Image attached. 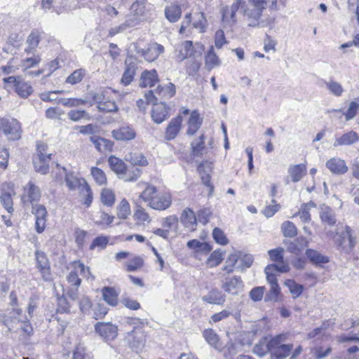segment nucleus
<instances>
[{
	"mask_svg": "<svg viewBox=\"0 0 359 359\" xmlns=\"http://www.w3.org/2000/svg\"><path fill=\"white\" fill-rule=\"evenodd\" d=\"M0 323L8 328L9 332L20 335H31L33 327L20 308H12L0 313Z\"/></svg>",
	"mask_w": 359,
	"mask_h": 359,
	"instance_id": "nucleus-1",
	"label": "nucleus"
},
{
	"mask_svg": "<svg viewBox=\"0 0 359 359\" xmlns=\"http://www.w3.org/2000/svg\"><path fill=\"white\" fill-rule=\"evenodd\" d=\"M140 197L149 208L160 211L166 210L172 203L170 194L159 191L154 186H147Z\"/></svg>",
	"mask_w": 359,
	"mask_h": 359,
	"instance_id": "nucleus-2",
	"label": "nucleus"
},
{
	"mask_svg": "<svg viewBox=\"0 0 359 359\" xmlns=\"http://www.w3.org/2000/svg\"><path fill=\"white\" fill-rule=\"evenodd\" d=\"M268 3L269 2L266 0H248L247 2L243 3L242 8L244 15L250 22L249 26L256 27L261 25L259 19L262 12L266 8Z\"/></svg>",
	"mask_w": 359,
	"mask_h": 359,
	"instance_id": "nucleus-3",
	"label": "nucleus"
},
{
	"mask_svg": "<svg viewBox=\"0 0 359 359\" xmlns=\"http://www.w3.org/2000/svg\"><path fill=\"white\" fill-rule=\"evenodd\" d=\"M110 168L118 175L119 178L126 182L136 181L141 175V170L138 168H132L133 176H128L125 163L118 157L111 156L108 158Z\"/></svg>",
	"mask_w": 359,
	"mask_h": 359,
	"instance_id": "nucleus-4",
	"label": "nucleus"
},
{
	"mask_svg": "<svg viewBox=\"0 0 359 359\" xmlns=\"http://www.w3.org/2000/svg\"><path fill=\"white\" fill-rule=\"evenodd\" d=\"M268 253L271 260L276 264H269L264 269L265 273L275 274V272L286 273L290 271L289 264L284 261L282 248L271 250Z\"/></svg>",
	"mask_w": 359,
	"mask_h": 359,
	"instance_id": "nucleus-5",
	"label": "nucleus"
},
{
	"mask_svg": "<svg viewBox=\"0 0 359 359\" xmlns=\"http://www.w3.org/2000/svg\"><path fill=\"white\" fill-rule=\"evenodd\" d=\"M339 226L343 229L342 224L337 225L335 242L341 250L347 253L350 252L356 244L355 238L352 236L349 226H346L344 230L340 231Z\"/></svg>",
	"mask_w": 359,
	"mask_h": 359,
	"instance_id": "nucleus-6",
	"label": "nucleus"
},
{
	"mask_svg": "<svg viewBox=\"0 0 359 359\" xmlns=\"http://www.w3.org/2000/svg\"><path fill=\"white\" fill-rule=\"evenodd\" d=\"M47 146L43 143L37 144V154L33 158L35 170L41 174H46L49 171L50 154H46Z\"/></svg>",
	"mask_w": 359,
	"mask_h": 359,
	"instance_id": "nucleus-7",
	"label": "nucleus"
},
{
	"mask_svg": "<svg viewBox=\"0 0 359 359\" xmlns=\"http://www.w3.org/2000/svg\"><path fill=\"white\" fill-rule=\"evenodd\" d=\"M220 287L228 294L238 295L243 290L244 284L241 276H226L221 280Z\"/></svg>",
	"mask_w": 359,
	"mask_h": 359,
	"instance_id": "nucleus-8",
	"label": "nucleus"
},
{
	"mask_svg": "<svg viewBox=\"0 0 359 359\" xmlns=\"http://www.w3.org/2000/svg\"><path fill=\"white\" fill-rule=\"evenodd\" d=\"M41 191L39 187L29 182L23 187V193L21 196V201L24 205H34L41 198Z\"/></svg>",
	"mask_w": 359,
	"mask_h": 359,
	"instance_id": "nucleus-9",
	"label": "nucleus"
},
{
	"mask_svg": "<svg viewBox=\"0 0 359 359\" xmlns=\"http://www.w3.org/2000/svg\"><path fill=\"white\" fill-rule=\"evenodd\" d=\"M97 333L105 341L114 340L118 334V328L111 323L98 322L95 325Z\"/></svg>",
	"mask_w": 359,
	"mask_h": 359,
	"instance_id": "nucleus-10",
	"label": "nucleus"
},
{
	"mask_svg": "<svg viewBox=\"0 0 359 359\" xmlns=\"http://www.w3.org/2000/svg\"><path fill=\"white\" fill-rule=\"evenodd\" d=\"M126 340L130 346L136 351L144 347L145 344V334L141 328H134L127 333Z\"/></svg>",
	"mask_w": 359,
	"mask_h": 359,
	"instance_id": "nucleus-11",
	"label": "nucleus"
},
{
	"mask_svg": "<svg viewBox=\"0 0 359 359\" xmlns=\"http://www.w3.org/2000/svg\"><path fill=\"white\" fill-rule=\"evenodd\" d=\"M32 212L36 217V230L38 233L43 231L46 224L47 210L43 205H33Z\"/></svg>",
	"mask_w": 359,
	"mask_h": 359,
	"instance_id": "nucleus-12",
	"label": "nucleus"
},
{
	"mask_svg": "<svg viewBox=\"0 0 359 359\" xmlns=\"http://www.w3.org/2000/svg\"><path fill=\"white\" fill-rule=\"evenodd\" d=\"M112 137L118 141H130L136 137L135 129L130 126H122L111 131Z\"/></svg>",
	"mask_w": 359,
	"mask_h": 359,
	"instance_id": "nucleus-13",
	"label": "nucleus"
},
{
	"mask_svg": "<svg viewBox=\"0 0 359 359\" xmlns=\"http://www.w3.org/2000/svg\"><path fill=\"white\" fill-rule=\"evenodd\" d=\"M266 279L270 284V290L265 296L266 302H276L278 301L280 294V287L277 283V279L275 274L266 273Z\"/></svg>",
	"mask_w": 359,
	"mask_h": 359,
	"instance_id": "nucleus-14",
	"label": "nucleus"
},
{
	"mask_svg": "<svg viewBox=\"0 0 359 359\" xmlns=\"http://www.w3.org/2000/svg\"><path fill=\"white\" fill-rule=\"evenodd\" d=\"M182 123V117L181 115H178L177 117L172 118L166 128L165 139L167 140L175 139L181 130Z\"/></svg>",
	"mask_w": 359,
	"mask_h": 359,
	"instance_id": "nucleus-15",
	"label": "nucleus"
},
{
	"mask_svg": "<svg viewBox=\"0 0 359 359\" xmlns=\"http://www.w3.org/2000/svg\"><path fill=\"white\" fill-rule=\"evenodd\" d=\"M164 52V47L157 43H152L148 45L145 50H142V54L148 62H153Z\"/></svg>",
	"mask_w": 359,
	"mask_h": 359,
	"instance_id": "nucleus-16",
	"label": "nucleus"
},
{
	"mask_svg": "<svg viewBox=\"0 0 359 359\" xmlns=\"http://www.w3.org/2000/svg\"><path fill=\"white\" fill-rule=\"evenodd\" d=\"M326 167L335 175H343L348 171V167L344 160L339 158H332L326 162Z\"/></svg>",
	"mask_w": 359,
	"mask_h": 359,
	"instance_id": "nucleus-17",
	"label": "nucleus"
},
{
	"mask_svg": "<svg viewBox=\"0 0 359 359\" xmlns=\"http://www.w3.org/2000/svg\"><path fill=\"white\" fill-rule=\"evenodd\" d=\"M202 300L210 304L222 305L226 302V295L217 288H213L202 297Z\"/></svg>",
	"mask_w": 359,
	"mask_h": 359,
	"instance_id": "nucleus-18",
	"label": "nucleus"
},
{
	"mask_svg": "<svg viewBox=\"0 0 359 359\" xmlns=\"http://www.w3.org/2000/svg\"><path fill=\"white\" fill-rule=\"evenodd\" d=\"M212 163L208 161H202L198 166V171L201 175L202 182L207 187H210V191L213 190V187L210 184V173L212 171Z\"/></svg>",
	"mask_w": 359,
	"mask_h": 359,
	"instance_id": "nucleus-19",
	"label": "nucleus"
},
{
	"mask_svg": "<svg viewBox=\"0 0 359 359\" xmlns=\"http://www.w3.org/2000/svg\"><path fill=\"white\" fill-rule=\"evenodd\" d=\"M62 171L65 175V180L66 185L70 190H76L77 188L81 189L85 184H87L83 178L76 177L73 172H67L65 168H62Z\"/></svg>",
	"mask_w": 359,
	"mask_h": 359,
	"instance_id": "nucleus-20",
	"label": "nucleus"
},
{
	"mask_svg": "<svg viewBox=\"0 0 359 359\" xmlns=\"http://www.w3.org/2000/svg\"><path fill=\"white\" fill-rule=\"evenodd\" d=\"M168 110L169 108L163 102L155 104L151 113L153 121L158 124L163 122L169 116Z\"/></svg>",
	"mask_w": 359,
	"mask_h": 359,
	"instance_id": "nucleus-21",
	"label": "nucleus"
},
{
	"mask_svg": "<svg viewBox=\"0 0 359 359\" xmlns=\"http://www.w3.org/2000/svg\"><path fill=\"white\" fill-rule=\"evenodd\" d=\"M202 122L203 118L201 117L198 111L196 110L191 111L187 122L188 128L187 134L191 136L194 135L201 128Z\"/></svg>",
	"mask_w": 359,
	"mask_h": 359,
	"instance_id": "nucleus-22",
	"label": "nucleus"
},
{
	"mask_svg": "<svg viewBox=\"0 0 359 359\" xmlns=\"http://www.w3.org/2000/svg\"><path fill=\"white\" fill-rule=\"evenodd\" d=\"M158 81L157 72L155 69L144 70L140 77V86L142 88L152 87Z\"/></svg>",
	"mask_w": 359,
	"mask_h": 359,
	"instance_id": "nucleus-23",
	"label": "nucleus"
},
{
	"mask_svg": "<svg viewBox=\"0 0 359 359\" xmlns=\"http://www.w3.org/2000/svg\"><path fill=\"white\" fill-rule=\"evenodd\" d=\"M90 140L93 143L96 149L101 153L111 151L114 147L113 142L98 136H91Z\"/></svg>",
	"mask_w": 359,
	"mask_h": 359,
	"instance_id": "nucleus-24",
	"label": "nucleus"
},
{
	"mask_svg": "<svg viewBox=\"0 0 359 359\" xmlns=\"http://www.w3.org/2000/svg\"><path fill=\"white\" fill-rule=\"evenodd\" d=\"M359 140V136L357 133L354 131H350L348 133L343 134L340 137L336 139L333 146L334 147L339 146H348L353 144Z\"/></svg>",
	"mask_w": 359,
	"mask_h": 359,
	"instance_id": "nucleus-25",
	"label": "nucleus"
},
{
	"mask_svg": "<svg viewBox=\"0 0 359 359\" xmlns=\"http://www.w3.org/2000/svg\"><path fill=\"white\" fill-rule=\"evenodd\" d=\"M208 149L205 146V136L200 135L191 143V153L194 156L202 157L204 154H207Z\"/></svg>",
	"mask_w": 359,
	"mask_h": 359,
	"instance_id": "nucleus-26",
	"label": "nucleus"
},
{
	"mask_svg": "<svg viewBox=\"0 0 359 359\" xmlns=\"http://www.w3.org/2000/svg\"><path fill=\"white\" fill-rule=\"evenodd\" d=\"M1 130L9 135V139L14 140L20 137V126L16 120H13L11 122L6 120V124L2 126Z\"/></svg>",
	"mask_w": 359,
	"mask_h": 359,
	"instance_id": "nucleus-27",
	"label": "nucleus"
},
{
	"mask_svg": "<svg viewBox=\"0 0 359 359\" xmlns=\"http://www.w3.org/2000/svg\"><path fill=\"white\" fill-rule=\"evenodd\" d=\"M306 255L309 261L316 266L327 264L330 261L327 256H325L318 251L313 249H307L306 251Z\"/></svg>",
	"mask_w": 359,
	"mask_h": 359,
	"instance_id": "nucleus-28",
	"label": "nucleus"
},
{
	"mask_svg": "<svg viewBox=\"0 0 359 359\" xmlns=\"http://www.w3.org/2000/svg\"><path fill=\"white\" fill-rule=\"evenodd\" d=\"M175 86L169 82L165 86L159 85L157 88L155 89V94L161 99H170L173 97L175 94Z\"/></svg>",
	"mask_w": 359,
	"mask_h": 359,
	"instance_id": "nucleus-29",
	"label": "nucleus"
},
{
	"mask_svg": "<svg viewBox=\"0 0 359 359\" xmlns=\"http://www.w3.org/2000/svg\"><path fill=\"white\" fill-rule=\"evenodd\" d=\"M203 337L210 346L221 351L222 344L219 341V337L212 329H205L203 332Z\"/></svg>",
	"mask_w": 359,
	"mask_h": 359,
	"instance_id": "nucleus-30",
	"label": "nucleus"
},
{
	"mask_svg": "<svg viewBox=\"0 0 359 359\" xmlns=\"http://www.w3.org/2000/svg\"><path fill=\"white\" fill-rule=\"evenodd\" d=\"M320 217L322 222L329 226H333L336 224L337 219L334 210L325 205L320 208Z\"/></svg>",
	"mask_w": 359,
	"mask_h": 359,
	"instance_id": "nucleus-31",
	"label": "nucleus"
},
{
	"mask_svg": "<svg viewBox=\"0 0 359 359\" xmlns=\"http://www.w3.org/2000/svg\"><path fill=\"white\" fill-rule=\"evenodd\" d=\"M179 54L177 58L180 60H183L188 57H191L195 55L193 51V42L191 41H184L178 46Z\"/></svg>",
	"mask_w": 359,
	"mask_h": 359,
	"instance_id": "nucleus-32",
	"label": "nucleus"
},
{
	"mask_svg": "<svg viewBox=\"0 0 359 359\" xmlns=\"http://www.w3.org/2000/svg\"><path fill=\"white\" fill-rule=\"evenodd\" d=\"M286 244L289 252L297 255L308 245V241L303 237H299L294 241H290Z\"/></svg>",
	"mask_w": 359,
	"mask_h": 359,
	"instance_id": "nucleus-33",
	"label": "nucleus"
},
{
	"mask_svg": "<svg viewBox=\"0 0 359 359\" xmlns=\"http://www.w3.org/2000/svg\"><path fill=\"white\" fill-rule=\"evenodd\" d=\"M306 166L305 164H298L291 165L288 169V172L293 182H297L302 180L305 175Z\"/></svg>",
	"mask_w": 359,
	"mask_h": 359,
	"instance_id": "nucleus-34",
	"label": "nucleus"
},
{
	"mask_svg": "<svg viewBox=\"0 0 359 359\" xmlns=\"http://www.w3.org/2000/svg\"><path fill=\"white\" fill-rule=\"evenodd\" d=\"M187 246L189 249L194 250L196 252L206 254L212 250L211 245L205 242H201L198 240L193 239L187 242Z\"/></svg>",
	"mask_w": 359,
	"mask_h": 359,
	"instance_id": "nucleus-35",
	"label": "nucleus"
},
{
	"mask_svg": "<svg viewBox=\"0 0 359 359\" xmlns=\"http://www.w3.org/2000/svg\"><path fill=\"white\" fill-rule=\"evenodd\" d=\"M124 158L134 165L144 166L148 164L146 157L140 152H129Z\"/></svg>",
	"mask_w": 359,
	"mask_h": 359,
	"instance_id": "nucleus-36",
	"label": "nucleus"
},
{
	"mask_svg": "<svg viewBox=\"0 0 359 359\" xmlns=\"http://www.w3.org/2000/svg\"><path fill=\"white\" fill-rule=\"evenodd\" d=\"M196 217L194 211L187 208L181 215L180 221L186 227H193L196 224Z\"/></svg>",
	"mask_w": 359,
	"mask_h": 359,
	"instance_id": "nucleus-37",
	"label": "nucleus"
},
{
	"mask_svg": "<svg viewBox=\"0 0 359 359\" xmlns=\"http://www.w3.org/2000/svg\"><path fill=\"white\" fill-rule=\"evenodd\" d=\"M102 294L107 304L113 306L117 305L118 294L113 287H104L102 290Z\"/></svg>",
	"mask_w": 359,
	"mask_h": 359,
	"instance_id": "nucleus-38",
	"label": "nucleus"
},
{
	"mask_svg": "<svg viewBox=\"0 0 359 359\" xmlns=\"http://www.w3.org/2000/svg\"><path fill=\"white\" fill-rule=\"evenodd\" d=\"M205 67L208 70H211L215 67L220 65V60L216 55L212 46L210 47L207 55H205Z\"/></svg>",
	"mask_w": 359,
	"mask_h": 359,
	"instance_id": "nucleus-39",
	"label": "nucleus"
},
{
	"mask_svg": "<svg viewBox=\"0 0 359 359\" xmlns=\"http://www.w3.org/2000/svg\"><path fill=\"white\" fill-rule=\"evenodd\" d=\"M165 14L170 22H177L182 15L181 8L177 5H170L165 8Z\"/></svg>",
	"mask_w": 359,
	"mask_h": 359,
	"instance_id": "nucleus-40",
	"label": "nucleus"
},
{
	"mask_svg": "<svg viewBox=\"0 0 359 359\" xmlns=\"http://www.w3.org/2000/svg\"><path fill=\"white\" fill-rule=\"evenodd\" d=\"M286 336L285 334H281L276 335L269 340V348H270V354L273 353V351H276L282 346H283L286 341Z\"/></svg>",
	"mask_w": 359,
	"mask_h": 359,
	"instance_id": "nucleus-41",
	"label": "nucleus"
},
{
	"mask_svg": "<svg viewBox=\"0 0 359 359\" xmlns=\"http://www.w3.org/2000/svg\"><path fill=\"white\" fill-rule=\"evenodd\" d=\"M284 285L289 289L294 299L299 297L303 292L304 286L296 283L294 280L287 279L285 281Z\"/></svg>",
	"mask_w": 359,
	"mask_h": 359,
	"instance_id": "nucleus-42",
	"label": "nucleus"
},
{
	"mask_svg": "<svg viewBox=\"0 0 359 359\" xmlns=\"http://www.w3.org/2000/svg\"><path fill=\"white\" fill-rule=\"evenodd\" d=\"M269 340L266 337L262 339L253 348V352L256 355L262 357L267 353H270Z\"/></svg>",
	"mask_w": 359,
	"mask_h": 359,
	"instance_id": "nucleus-43",
	"label": "nucleus"
},
{
	"mask_svg": "<svg viewBox=\"0 0 359 359\" xmlns=\"http://www.w3.org/2000/svg\"><path fill=\"white\" fill-rule=\"evenodd\" d=\"M293 344H286L271 355V359H285L292 353Z\"/></svg>",
	"mask_w": 359,
	"mask_h": 359,
	"instance_id": "nucleus-44",
	"label": "nucleus"
},
{
	"mask_svg": "<svg viewBox=\"0 0 359 359\" xmlns=\"http://www.w3.org/2000/svg\"><path fill=\"white\" fill-rule=\"evenodd\" d=\"M16 93L22 98H27L33 93L32 86L27 82H18L15 88Z\"/></svg>",
	"mask_w": 359,
	"mask_h": 359,
	"instance_id": "nucleus-45",
	"label": "nucleus"
},
{
	"mask_svg": "<svg viewBox=\"0 0 359 359\" xmlns=\"http://www.w3.org/2000/svg\"><path fill=\"white\" fill-rule=\"evenodd\" d=\"M58 104H61L65 107H76L81 105H84L88 103V100L86 99L81 98H60L57 101Z\"/></svg>",
	"mask_w": 359,
	"mask_h": 359,
	"instance_id": "nucleus-46",
	"label": "nucleus"
},
{
	"mask_svg": "<svg viewBox=\"0 0 359 359\" xmlns=\"http://www.w3.org/2000/svg\"><path fill=\"white\" fill-rule=\"evenodd\" d=\"M0 203L1 205L10 214L14 212L12 196L10 193L4 191L0 195Z\"/></svg>",
	"mask_w": 359,
	"mask_h": 359,
	"instance_id": "nucleus-47",
	"label": "nucleus"
},
{
	"mask_svg": "<svg viewBox=\"0 0 359 359\" xmlns=\"http://www.w3.org/2000/svg\"><path fill=\"white\" fill-rule=\"evenodd\" d=\"M130 205L126 198H123L117 207V215L120 219H126L130 215Z\"/></svg>",
	"mask_w": 359,
	"mask_h": 359,
	"instance_id": "nucleus-48",
	"label": "nucleus"
},
{
	"mask_svg": "<svg viewBox=\"0 0 359 359\" xmlns=\"http://www.w3.org/2000/svg\"><path fill=\"white\" fill-rule=\"evenodd\" d=\"M146 12L145 4L144 1H136L130 6V13L133 15H136L142 20V17Z\"/></svg>",
	"mask_w": 359,
	"mask_h": 359,
	"instance_id": "nucleus-49",
	"label": "nucleus"
},
{
	"mask_svg": "<svg viewBox=\"0 0 359 359\" xmlns=\"http://www.w3.org/2000/svg\"><path fill=\"white\" fill-rule=\"evenodd\" d=\"M135 72L136 67L134 65H127L121 78V83H123L124 86L129 85L134 79Z\"/></svg>",
	"mask_w": 359,
	"mask_h": 359,
	"instance_id": "nucleus-50",
	"label": "nucleus"
},
{
	"mask_svg": "<svg viewBox=\"0 0 359 359\" xmlns=\"http://www.w3.org/2000/svg\"><path fill=\"white\" fill-rule=\"evenodd\" d=\"M224 251L222 250H215L208 257L207 264L210 267H215L219 265L223 260Z\"/></svg>",
	"mask_w": 359,
	"mask_h": 359,
	"instance_id": "nucleus-51",
	"label": "nucleus"
},
{
	"mask_svg": "<svg viewBox=\"0 0 359 359\" xmlns=\"http://www.w3.org/2000/svg\"><path fill=\"white\" fill-rule=\"evenodd\" d=\"M325 86L331 94L334 96L340 97L344 93V88L341 84L335 81H325Z\"/></svg>",
	"mask_w": 359,
	"mask_h": 359,
	"instance_id": "nucleus-52",
	"label": "nucleus"
},
{
	"mask_svg": "<svg viewBox=\"0 0 359 359\" xmlns=\"http://www.w3.org/2000/svg\"><path fill=\"white\" fill-rule=\"evenodd\" d=\"M281 230L285 237L293 238L297 234L295 225L290 221H286L282 224Z\"/></svg>",
	"mask_w": 359,
	"mask_h": 359,
	"instance_id": "nucleus-53",
	"label": "nucleus"
},
{
	"mask_svg": "<svg viewBox=\"0 0 359 359\" xmlns=\"http://www.w3.org/2000/svg\"><path fill=\"white\" fill-rule=\"evenodd\" d=\"M86 74L85 70L83 69H76L67 79L65 82L72 85L80 83Z\"/></svg>",
	"mask_w": 359,
	"mask_h": 359,
	"instance_id": "nucleus-54",
	"label": "nucleus"
},
{
	"mask_svg": "<svg viewBox=\"0 0 359 359\" xmlns=\"http://www.w3.org/2000/svg\"><path fill=\"white\" fill-rule=\"evenodd\" d=\"M67 116L71 121L74 122L79 121L83 118L86 120L90 119V116L85 110H70L67 113Z\"/></svg>",
	"mask_w": 359,
	"mask_h": 359,
	"instance_id": "nucleus-55",
	"label": "nucleus"
},
{
	"mask_svg": "<svg viewBox=\"0 0 359 359\" xmlns=\"http://www.w3.org/2000/svg\"><path fill=\"white\" fill-rule=\"evenodd\" d=\"M101 201L107 206H112L115 202V195L109 189H104L101 192Z\"/></svg>",
	"mask_w": 359,
	"mask_h": 359,
	"instance_id": "nucleus-56",
	"label": "nucleus"
},
{
	"mask_svg": "<svg viewBox=\"0 0 359 359\" xmlns=\"http://www.w3.org/2000/svg\"><path fill=\"white\" fill-rule=\"evenodd\" d=\"M40 33L38 31H32L29 35L27 43L29 45V51L35 50L40 41Z\"/></svg>",
	"mask_w": 359,
	"mask_h": 359,
	"instance_id": "nucleus-57",
	"label": "nucleus"
},
{
	"mask_svg": "<svg viewBox=\"0 0 359 359\" xmlns=\"http://www.w3.org/2000/svg\"><path fill=\"white\" fill-rule=\"evenodd\" d=\"M222 351L226 359H231L238 353L237 346L232 341H229L223 348H221L220 352Z\"/></svg>",
	"mask_w": 359,
	"mask_h": 359,
	"instance_id": "nucleus-58",
	"label": "nucleus"
},
{
	"mask_svg": "<svg viewBox=\"0 0 359 359\" xmlns=\"http://www.w3.org/2000/svg\"><path fill=\"white\" fill-rule=\"evenodd\" d=\"M91 175L95 181L100 185L104 184L107 182V177L104 172L97 167L91 168Z\"/></svg>",
	"mask_w": 359,
	"mask_h": 359,
	"instance_id": "nucleus-59",
	"label": "nucleus"
},
{
	"mask_svg": "<svg viewBox=\"0 0 359 359\" xmlns=\"http://www.w3.org/2000/svg\"><path fill=\"white\" fill-rule=\"evenodd\" d=\"M80 193L83 197V204L89 207L93 201V192L88 183L81 188Z\"/></svg>",
	"mask_w": 359,
	"mask_h": 359,
	"instance_id": "nucleus-60",
	"label": "nucleus"
},
{
	"mask_svg": "<svg viewBox=\"0 0 359 359\" xmlns=\"http://www.w3.org/2000/svg\"><path fill=\"white\" fill-rule=\"evenodd\" d=\"M97 107L100 111L103 112H113L118 110L115 102L111 100H105L102 103H99Z\"/></svg>",
	"mask_w": 359,
	"mask_h": 359,
	"instance_id": "nucleus-61",
	"label": "nucleus"
},
{
	"mask_svg": "<svg viewBox=\"0 0 359 359\" xmlns=\"http://www.w3.org/2000/svg\"><path fill=\"white\" fill-rule=\"evenodd\" d=\"M134 217L136 220H138L142 222H149L151 221V218L149 213L146 211V210L144 208L141 206L137 207V209L134 212Z\"/></svg>",
	"mask_w": 359,
	"mask_h": 359,
	"instance_id": "nucleus-62",
	"label": "nucleus"
},
{
	"mask_svg": "<svg viewBox=\"0 0 359 359\" xmlns=\"http://www.w3.org/2000/svg\"><path fill=\"white\" fill-rule=\"evenodd\" d=\"M253 262V257L250 255H243L241 253L239 259V264H238L237 269L243 271L246 268L250 267Z\"/></svg>",
	"mask_w": 359,
	"mask_h": 359,
	"instance_id": "nucleus-63",
	"label": "nucleus"
},
{
	"mask_svg": "<svg viewBox=\"0 0 359 359\" xmlns=\"http://www.w3.org/2000/svg\"><path fill=\"white\" fill-rule=\"evenodd\" d=\"M109 243V238L105 236H100L96 237L90 245V250H93L95 248L104 249Z\"/></svg>",
	"mask_w": 359,
	"mask_h": 359,
	"instance_id": "nucleus-64",
	"label": "nucleus"
}]
</instances>
